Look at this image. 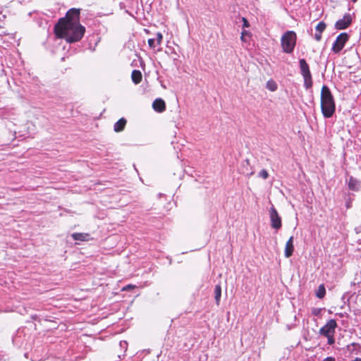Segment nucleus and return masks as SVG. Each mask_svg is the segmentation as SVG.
<instances>
[{
  "label": "nucleus",
  "instance_id": "obj_1",
  "mask_svg": "<svg viewBox=\"0 0 361 361\" xmlns=\"http://www.w3.org/2000/svg\"><path fill=\"white\" fill-rule=\"evenodd\" d=\"M54 32L58 37L65 39L68 43H73L82 38L85 27L80 23H67L63 20H59L54 27Z\"/></svg>",
  "mask_w": 361,
  "mask_h": 361
},
{
  "label": "nucleus",
  "instance_id": "obj_2",
  "mask_svg": "<svg viewBox=\"0 0 361 361\" xmlns=\"http://www.w3.org/2000/svg\"><path fill=\"white\" fill-rule=\"evenodd\" d=\"M321 109L325 118L331 117L336 109L333 95L329 88L326 85H323L321 90Z\"/></svg>",
  "mask_w": 361,
  "mask_h": 361
},
{
  "label": "nucleus",
  "instance_id": "obj_3",
  "mask_svg": "<svg viewBox=\"0 0 361 361\" xmlns=\"http://www.w3.org/2000/svg\"><path fill=\"white\" fill-rule=\"evenodd\" d=\"M297 36L294 31H287L281 37V43L283 52L290 54L296 44Z\"/></svg>",
  "mask_w": 361,
  "mask_h": 361
},
{
  "label": "nucleus",
  "instance_id": "obj_4",
  "mask_svg": "<svg viewBox=\"0 0 361 361\" xmlns=\"http://www.w3.org/2000/svg\"><path fill=\"white\" fill-rule=\"evenodd\" d=\"M299 64L301 75L304 78V86L306 90H309L312 87V79L310 67L304 59H300Z\"/></svg>",
  "mask_w": 361,
  "mask_h": 361
},
{
  "label": "nucleus",
  "instance_id": "obj_5",
  "mask_svg": "<svg viewBox=\"0 0 361 361\" xmlns=\"http://www.w3.org/2000/svg\"><path fill=\"white\" fill-rule=\"evenodd\" d=\"M349 39V35L346 32L341 33L333 44L331 50L333 52L337 54L340 52L344 47L346 42Z\"/></svg>",
  "mask_w": 361,
  "mask_h": 361
},
{
  "label": "nucleus",
  "instance_id": "obj_6",
  "mask_svg": "<svg viewBox=\"0 0 361 361\" xmlns=\"http://www.w3.org/2000/svg\"><path fill=\"white\" fill-rule=\"evenodd\" d=\"M337 323L335 319H330L328 322L319 329V334L324 336L334 335Z\"/></svg>",
  "mask_w": 361,
  "mask_h": 361
},
{
  "label": "nucleus",
  "instance_id": "obj_7",
  "mask_svg": "<svg viewBox=\"0 0 361 361\" xmlns=\"http://www.w3.org/2000/svg\"><path fill=\"white\" fill-rule=\"evenodd\" d=\"M269 216L271 227L276 230L280 229L281 228V219L274 206L270 209Z\"/></svg>",
  "mask_w": 361,
  "mask_h": 361
},
{
  "label": "nucleus",
  "instance_id": "obj_8",
  "mask_svg": "<svg viewBox=\"0 0 361 361\" xmlns=\"http://www.w3.org/2000/svg\"><path fill=\"white\" fill-rule=\"evenodd\" d=\"M60 20H63L66 23H80V10L76 8L70 9L66 15L65 18H62Z\"/></svg>",
  "mask_w": 361,
  "mask_h": 361
},
{
  "label": "nucleus",
  "instance_id": "obj_9",
  "mask_svg": "<svg viewBox=\"0 0 361 361\" xmlns=\"http://www.w3.org/2000/svg\"><path fill=\"white\" fill-rule=\"evenodd\" d=\"M352 23V18L350 13H345L343 18L339 19L335 24V28L337 30H343L347 28Z\"/></svg>",
  "mask_w": 361,
  "mask_h": 361
},
{
  "label": "nucleus",
  "instance_id": "obj_10",
  "mask_svg": "<svg viewBox=\"0 0 361 361\" xmlns=\"http://www.w3.org/2000/svg\"><path fill=\"white\" fill-rule=\"evenodd\" d=\"M293 236H290L286 243L284 255L286 258L292 256L294 251Z\"/></svg>",
  "mask_w": 361,
  "mask_h": 361
},
{
  "label": "nucleus",
  "instance_id": "obj_11",
  "mask_svg": "<svg viewBox=\"0 0 361 361\" xmlns=\"http://www.w3.org/2000/svg\"><path fill=\"white\" fill-rule=\"evenodd\" d=\"M153 109L157 112H163L166 109V104L162 99H156L152 104Z\"/></svg>",
  "mask_w": 361,
  "mask_h": 361
},
{
  "label": "nucleus",
  "instance_id": "obj_12",
  "mask_svg": "<svg viewBox=\"0 0 361 361\" xmlns=\"http://www.w3.org/2000/svg\"><path fill=\"white\" fill-rule=\"evenodd\" d=\"M348 186L351 190L358 191L360 188V182L357 179L350 176L348 180Z\"/></svg>",
  "mask_w": 361,
  "mask_h": 361
},
{
  "label": "nucleus",
  "instance_id": "obj_13",
  "mask_svg": "<svg viewBox=\"0 0 361 361\" xmlns=\"http://www.w3.org/2000/svg\"><path fill=\"white\" fill-rule=\"evenodd\" d=\"M126 120L124 118H120L114 126V130L115 132H121L123 130L125 126L126 125Z\"/></svg>",
  "mask_w": 361,
  "mask_h": 361
},
{
  "label": "nucleus",
  "instance_id": "obj_14",
  "mask_svg": "<svg viewBox=\"0 0 361 361\" xmlns=\"http://www.w3.org/2000/svg\"><path fill=\"white\" fill-rule=\"evenodd\" d=\"M71 236L75 240L80 241H87L90 238V235L84 233H74Z\"/></svg>",
  "mask_w": 361,
  "mask_h": 361
},
{
  "label": "nucleus",
  "instance_id": "obj_15",
  "mask_svg": "<svg viewBox=\"0 0 361 361\" xmlns=\"http://www.w3.org/2000/svg\"><path fill=\"white\" fill-rule=\"evenodd\" d=\"M131 78L135 84H139L142 78L141 72L138 70H133L131 74Z\"/></svg>",
  "mask_w": 361,
  "mask_h": 361
},
{
  "label": "nucleus",
  "instance_id": "obj_16",
  "mask_svg": "<svg viewBox=\"0 0 361 361\" xmlns=\"http://www.w3.org/2000/svg\"><path fill=\"white\" fill-rule=\"evenodd\" d=\"M221 296V287L220 284H217L214 288V298L217 305H219Z\"/></svg>",
  "mask_w": 361,
  "mask_h": 361
},
{
  "label": "nucleus",
  "instance_id": "obj_17",
  "mask_svg": "<svg viewBox=\"0 0 361 361\" xmlns=\"http://www.w3.org/2000/svg\"><path fill=\"white\" fill-rule=\"evenodd\" d=\"M326 294V289L324 285H320L316 291V295L319 298H323Z\"/></svg>",
  "mask_w": 361,
  "mask_h": 361
},
{
  "label": "nucleus",
  "instance_id": "obj_18",
  "mask_svg": "<svg viewBox=\"0 0 361 361\" xmlns=\"http://www.w3.org/2000/svg\"><path fill=\"white\" fill-rule=\"evenodd\" d=\"M326 24L324 22H319L316 26V31L322 33L326 29Z\"/></svg>",
  "mask_w": 361,
  "mask_h": 361
},
{
  "label": "nucleus",
  "instance_id": "obj_19",
  "mask_svg": "<svg viewBox=\"0 0 361 361\" xmlns=\"http://www.w3.org/2000/svg\"><path fill=\"white\" fill-rule=\"evenodd\" d=\"M267 87L271 91H275L277 88L276 85L274 82L270 81L267 82Z\"/></svg>",
  "mask_w": 361,
  "mask_h": 361
},
{
  "label": "nucleus",
  "instance_id": "obj_20",
  "mask_svg": "<svg viewBox=\"0 0 361 361\" xmlns=\"http://www.w3.org/2000/svg\"><path fill=\"white\" fill-rule=\"evenodd\" d=\"M259 176L262 178L263 179H267L268 177H269V173L267 172V170L265 169H262L259 173Z\"/></svg>",
  "mask_w": 361,
  "mask_h": 361
},
{
  "label": "nucleus",
  "instance_id": "obj_21",
  "mask_svg": "<svg viewBox=\"0 0 361 361\" xmlns=\"http://www.w3.org/2000/svg\"><path fill=\"white\" fill-rule=\"evenodd\" d=\"M148 44L151 48H155L157 44L156 39L150 38L148 39Z\"/></svg>",
  "mask_w": 361,
  "mask_h": 361
},
{
  "label": "nucleus",
  "instance_id": "obj_22",
  "mask_svg": "<svg viewBox=\"0 0 361 361\" xmlns=\"http://www.w3.org/2000/svg\"><path fill=\"white\" fill-rule=\"evenodd\" d=\"M156 42H157V44H161V41H162V39H163V35L161 32H157V35H156Z\"/></svg>",
  "mask_w": 361,
  "mask_h": 361
},
{
  "label": "nucleus",
  "instance_id": "obj_23",
  "mask_svg": "<svg viewBox=\"0 0 361 361\" xmlns=\"http://www.w3.org/2000/svg\"><path fill=\"white\" fill-rule=\"evenodd\" d=\"M322 310L321 308H313L312 310V314L315 316H319L321 314Z\"/></svg>",
  "mask_w": 361,
  "mask_h": 361
},
{
  "label": "nucleus",
  "instance_id": "obj_24",
  "mask_svg": "<svg viewBox=\"0 0 361 361\" xmlns=\"http://www.w3.org/2000/svg\"><path fill=\"white\" fill-rule=\"evenodd\" d=\"M328 339V344L333 345L335 343L334 335L326 336Z\"/></svg>",
  "mask_w": 361,
  "mask_h": 361
},
{
  "label": "nucleus",
  "instance_id": "obj_25",
  "mask_svg": "<svg viewBox=\"0 0 361 361\" xmlns=\"http://www.w3.org/2000/svg\"><path fill=\"white\" fill-rule=\"evenodd\" d=\"M242 21L243 22V27H248L250 26L249 22L246 18H243Z\"/></svg>",
  "mask_w": 361,
  "mask_h": 361
},
{
  "label": "nucleus",
  "instance_id": "obj_26",
  "mask_svg": "<svg viewBox=\"0 0 361 361\" xmlns=\"http://www.w3.org/2000/svg\"><path fill=\"white\" fill-rule=\"evenodd\" d=\"M352 347L353 350H356L357 348H360V345L355 343H352L350 345H348V348H350Z\"/></svg>",
  "mask_w": 361,
  "mask_h": 361
},
{
  "label": "nucleus",
  "instance_id": "obj_27",
  "mask_svg": "<svg viewBox=\"0 0 361 361\" xmlns=\"http://www.w3.org/2000/svg\"><path fill=\"white\" fill-rule=\"evenodd\" d=\"M314 38L317 41H320L322 39V33H320V32L316 33L314 35Z\"/></svg>",
  "mask_w": 361,
  "mask_h": 361
},
{
  "label": "nucleus",
  "instance_id": "obj_28",
  "mask_svg": "<svg viewBox=\"0 0 361 361\" xmlns=\"http://www.w3.org/2000/svg\"><path fill=\"white\" fill-rule=\"evenodd\" d=\"M245 34H247V32H246V31H245V30H244V31H243V32H241V37H240V38H241V39H242L243 41H245Z\"/></svg>",
  "mask_w": 361,
  "mask_h": 361
},
{
  "label": "nucleus",
  "instance_id": "obj_29",
  "mask_svg": "<svg viewBox=\"0 0 361 361\" xmlns=\"http://www.w3.org/2000/svg\"><path fill=\"white\" fill-rule=\"evenodd\" d=\"M324 361H335V359L332 357H328L324 360Z\"/></svg>",
  "mask_w": 361,
  "mask_h": 361
},
{
  "label": "nucleus",
  "instance_id": "obj_30",
  "mask_svg": "<svg viewBox=\"0 0 361 361\" xmlns=\"http://www.w3.org/2000/svg\"><path fill=\"white\" fill-rule=\"evenodd\" d=\"M353 361H361V358L357 357Z\"/></svg>",
  "mask_w": 361,
  "mask_h": 361
},
{
  "label": "nucleus",
  "instance_id": "obj_31",
  "mask_svg": "<svg viewBox=\"0 0 361 361\" xmlns=\"http://www.w3.org/2000/svg\"><path fill=\"white\" fill-rule=\"evenodd\" d=\"M353 3H355L357 0H351Z\"/></svg>",
  "mask_w": 361,
  "mask_h": 361
},
{
  "label": "nucleus",
  "instance_id": "obj_32",
  "mask_svg": "<svg viewBox=\"0 0 361 361\" xmlns=\"http://www.w3.org/2000/svg\"><path fill=\"white\" fill-rule=\"evenodd\" d=\"M252 174H253V172H251V173H249L248 175H249V176H251V175H252Z\"/></svg>",
  "mask_w": 361,
  "mask_h": 361
},
{
  "label": "nucleus",
  "instance_id": "obj_33",
  "mask_svg": "<svg viewBox=\"0 0 361 361\" xmlns=\"http://www.w3.org/2000/svg\"><path fill=\"white\" fill-rule=\"evenodd\" d=\"M128 288H131V286H127Z\"/></svg>",
  "mask_w": 361,
  "mask_h": 361
}]
</instances>
